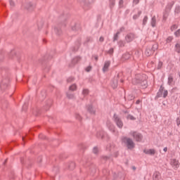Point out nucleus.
Wrapping results in <instances>:
<instances>
[{
  "instance_id": "52",
  "label": "nucleus",
  "mask_w": 180,
  "mask_h": 180,
  "mask_svg": "<svg viewBox=\"0 0 180 180\" xmlns=\"http://www.w3.org/2000/svg\"><path fill=\"white\" fill-rule=\"evenodd\" d=\"M79 147L81 150H85L86 148V146L84 143L80 144Z\"/></svg>"
},
{
  "instance_id": "11",
  "label": "nucleus",
  "mask_w": 180,
  "mask_h": 180,
  "mask_svg": "<svg viewBox=\"0 0 180 180\" xmlns=\"http://www.w3.org/2000/svg\"><path fill=\"white\" fill-rule=\"evenodd\" d=\"M70 26H71V30H72V32H77L79 30V29H81V26L79 25V24L75 22H71Z\"/></svg>"
},
{
  "instance_id": "57",
  "label": "nucleus",
  "mask_w": 180,
  "mask_h": 180,
  "mask_svg": "<svg viewBox=\"0 0 180 180\" xmlns=\"http://www.w3.org/2000/svg\"><path fill=\"white\" fill-rule=\"evenodd\" d=\"M172 6H174V3L169 4V5L167 6V9H169V11H171V9H172Z\"/></svg>"
},
{
  "instance_id": "45",
  "label": "nucleus",
  "mask_w": 180,
  "mask_h": 180,
  "mask_svg": "<svg viewBox=\"0 0 180 180\" xmlns=\"http://www.w3.org/2000/svg\"><path fill=\"white\" fill-rule=\"evenodd\" d=\"M75 117H76V119H77V120H79V121L82 120V117H81V115L78 113H76Z\"/></svg>"
},
{
  "instance_id": "53",
  "label": "nucleus",
  "mask_w": 180,
  "mask_h": 180,
  "mask_svg": "<svg viewBox=\"0 0 180 180\" xmlns=\"http://www.w3.org/2000/svg\"><path fill=\"white\" fill-rule=\"evenodd\" d=\"M75 79L74 77H69V78L67 79V81H68V82H74Z\"/></svg>"
},
{
  "instance_id": "15",
  "label": "nucleus",
  "mask_w": 180,
  "mask_h": 180,
  "mask_svg": "<svg viewBox=\"0 0 180 180\" xmlns=\"http://www.w3.org/2000/svg\"><path fill=\"white\" fill-rule=\"evenodd\" d=\"M87 112L90 113V115H95L96 113V110L92 105H87Z\"/></svg>"
},
{
  "instance_id": "20",
  "label": "nucleus",
  "mask_w": 180,
  "mask_h": 180,
  "mask_svg": "<svg viewBox=\"0 0 180 180\" xmlns=\"http://www.w3.org/2000/svg\"><path fill=\"white\" fill-rule=\"evenodd\" d=\"M160 178H161V174L160 173V172H155L153 175V179L160 180Z\"/></svg>"
},
{
  "instance_id": "16",
  "label": "nucleus",
  "mask_w": 180,
  "mask_h": 180,
  "mask_svg": "<svg viewBox=\"0 0 180 180\" xmlns=\"http://www.w3.org/2000/svg\"><path fill=\"white\" fill-rule=\"evenodd\" d=\"M167 84L170 86H173V85L175 84L174 82V75L172 74L169 75Z\"/></svg>"
},
{
  "instance_id": "3",
  "label": "nucleus",
  "mask_w": 180,
  "mask_h": 180,
  "mask_svg": "<svg viewBox=\"0 0 180 180\" xmlns=\"http://www.w3.org/2000/svg\"><path fill=\"white\" fill-rule=\"evenodd\" d=\"M22 8L27 12H33L36 8V4L32 2H27L22 5Z\"/></svg>"
},
{
  "instance_id": "10",
  "label": "nucleus",
  "mask_w": 180,
  "mask_h": 180,
  "mask_svg": "<svg viewBox=\"0 0 180 180\" xmlns=\"http://www.w3.org/2000/svg\"><path fill=\"white\" fill-rule=\"evenodd\" d=\"M80 46H81V38H79L76 41V46L72 47L70 50L71 51H72V53H75L78 51V49H79Z\"/></svg>"
},
{
  "instance_id": "46",
  "label": "nucleus",
  "mask_w": 180,
  "mask_h": 180,
  "mask_svg": "<svg viewBox=\"0 0 180 180\" xmlns=\"http://www.w3.org/2000/svg\"><path fill=\"white\" fill-rule=\"evenodd\" d=\"M174 12H175L176 13H179V12H180V6H176V8H175V9H174Z\"/></svg>"
},
{
  "instance_id": "34",
  "label": "nucleus",
  "mask_w": 180,
  "mask_h": 180,
  "mask_svg": "<svg viewBox=\"0 0 180 180\" xmlns=\"http://www.w3.org/2000/svg\"><path fill=\"white\" fill-rule=\"evenodd\" d=\"M74 168H75V163L74 162H71L68 165V169L72 170L74 169Z\"/></svg>"
},
{
  "instance_id": "29",
  "label": "nucleus",
  "mask_w": 180,
  "mask_h": 180,
  "mask_svg": "<svg viewBox=\"0 0 180 180\" xmlns=\"http://www.w3.org/2000/svg\"><path fill=\"white\" fill-rule=\"evenodd\" d=\"M169 13L167 11H165L163 13V18L162 20L163 22H166L167 19H168V16H169Z\"/></svg>"
},
{
  "instance_id": "14",
  "label": "nucleus",
  "mask_w": 180,
  "mask_h": 180,
  "mask_svg": "<svg viewBox=\"0 0 180 180\" xmlns=\"http://www.w3.org/2000/svg\"><path fill=\"white\" fill-rule=\"evenodd\" d=\"M79 61H81V57L79 56L73 58L70 64L69 65V67H74V65H75V64H77V63H79Z\"/></svg>"
},
{
  "instance_id": "13",
  "label": "nucleus",
  "mask_w": 180,
  "mask_h": 180,
  "mask_svg": "<svg viewBox=\"0 0 180 180\" xmlns=\"http://www.w3.org/2000/svg\"><path fill=\"white\" fill-rule=\"evenodd\" d=\"M170 164L174 169H177L178 168H179V162L176 160V159L172 160Z\"/></svg>"
},
{
  "instance_id": "7",
  "label": "nucleus",
  "mask_w": 180,
  "mask_h": 180,
  "mask_svg": "<svg viewBox=\"0 0 180 180\" xmlns=\"http://www.w3.org/2000/svg\"><path fill=\"white\" fill-rule=\"evenodd\" d=\"M39 64H41V65H43L44 70V72H49V71H50V65H49V64H47L46 63V61H44V59L41 58L39 59L38 60Z\"/></svg>"
},
{
  "instance_id": "6",
  "label": "nucleus",
  "mask_w": 180,
  "mask_h": 180,
  "mask_svg": "<svg viewBox=\"0 0 180 180\" xmlns=\"http://www.w3.org/2000/svg\"><path fill=\"white\" fill-rule=\"evenodd\" d=\"M123 75L122 73H118L117 76L114 77L113 81L111 83V86L113 88V89H115V88H117V84L120 78Z\"/></svg>"
},
{
  "instance_id": "2",
  "label": "nucleus",
  "mask_w": 180,
  "mask_h": 180,
  "mask_svg": "<svg viewBox=\"0 0 180 180\" xmlns=\"http://www.w3.org/2000/svg\"><path fill=\"white\" fill-rule=\"evenodd\" d=\"M122 143L128 148V150H133L136 147V143L133 141L131 138L127 136H122L121 138Z\"/></svg>"
},
{
  "instance_id": "42",
  "label": "nucleus",
  "mask_w": 180,
  "mask_h": 180,
  "mask_svg": "<svg viewBox=\"0 0 180 180\" xmlns=\"http://www.w3.org/2000/svg\"><path fill=\"white\" fill-rule=\"evenodd\" d=\"M162 95H163V98H165L166 96H168V91L165 90L164 87H163Z\"/></svg>"
},
{
  "instance_id": "32",
  "label": "nucleus",
  "mask_w": 180,
  "mask_h": 180,
  "mask_svg": "<svg viewBox=\"0 0 180 180\" xmlns=\"http://www.w3.org/2000/svg\"><path fill=\"white\" fill-rule=\"evenodd\" d=\"M118 46L119 47H124V46H126V42L122 40H120L118 41Z\"/></svg>"
},
{
  "instance_id": "59",
  "label": "nucleus",
  "mask_w": 180,
  "mask_h": 180,
  "mask_svg": "<svg viewBox=\"0 0 180 180\" xmlns=\"http://www.w3.org/2000/svg\"><path fill=\"white\" fill-rule=\"evenodd\" d=\"M27 109V103H25L22 105V110H26Z\"/></svg>"
},
{
  "instance_id": "63",
  "label": "nucleus",
  "mask_w": 180,
  "mask_h": 180,
  "mask_svg": "<svg viewBox=\"0 0 180 180\" xmlns=\"http://www.w3.org/2000/svg\"><path fill=\"white\" fill-rule=\"evenodd\" d=\"M92 58H94L96 60V61H98V57L96 55H93Z\"/></svg>"
},
{
  "instance_id": "62",
  "label": "nucleus",
  "mask_w": 180,
  "mask_h": 180,
  "mask_svg": "<svg viewBox=\"0 0 180 180\" xmlns=\"http://www.w3.org/2000/svg\"><path fill=\"white\" fill-rule=\"evenodd\" d=\"M119 6H120V8H122V6H123V0H120Z\"/></svg>"
},
{
  "instance_id": "36",
  "label": "nucleus",
  "mask_w": 180,
  "mask_h": 180,
  "mask_svg": "<svg viewBox=\"0 0 180 180\" xmlns=\"http://www.w3.org/2000/svg\"><path fill=\"white\" fill-rule=\"evenodd\" d=\"M151 50L153 51V53H154V51H155V50H158V44L155 43V44L153 45V46H152V48H151Z\"/></svg>"
},
{
  "instance_id": "5",
  "label": "nucleus",
  "mask_w": 180,
  "mask_h": 180,
  "mask_svg": "<svg viewBox=\"0 0 180 180\" xmlns=\"http://www.w3.org/2000/svg\"><path fill=\"white\" fill-rule=\"evenodd\" d=\"M114 122L115 124L117 126L119 129L123 128V121H122V119L117 116V115L115 114L113 116Z\"/></svg>"
},
{
  "instance_id": "8",
  "label": "nucleus",
  "mask_w": 180,
  "mask_h": 180,
  "mask_svg": "<svg viewBox=\"0 0 180 180\" xmlns=\"http://www.w3.org/2000/svg\"><path fill=\"white\" fill-rule=\"evenodd\" d=\"M8 84H9V79L6 78L3 79L0 84V88L1 91H5L8 88Z\"/></svg>"
},
{
  "instance_id": "26",
  "label": "nucleus",
  "mask_w": 180,
  "mask_h": 180,
  "mask_svg": "<svg viewBox=\"0 0 180 180\" xmlns=\"http://www.w3.org/2000/svg\"><path fill=\"white\" fill-rule=\"evenodd\" d=\"M67 98H68V99H75V96L74 95V94L71 93V91H68L67 94Z\"/></svg>"
},
{
  "instance_id": "28",
  "label": "nucleus",
  "mask_w": 180,
  "mask_h": 180,
  "mask_svg": "<svg viewBox=\"0 0 180 180\" xmlns=\"http://www.w3.org/2000/svg\"><path fill=\"white\" fill-rule=\"evenodd\" d=\"M110 160V156L103 155L101 156V162H106V161H109Z\"/></svg>"
},
{
  "instance_id": "22",
  "label": "nucleus",
  "mask_w": 180,
  "mask_h": 180,
  "mask_svg": "<svg viewBox=\"0 0 180 180\" xmlns=\"http://www.w3.org/2000/svg\"><path fill=\"white\" fill-rule=\"evenodd\" d=\"M131 57L130 53H129L128 52L124 53L122 56V61H126V60H129Z\"/></svg>"
},
{
  "instance_id": "47",
  "label": "nucleus",
  "mask_w": 180,
  "mask_h": 180,
  "mask_svg": "<svg viewBox=\"0 0 180 180\" xmlns=\"http://www.w3.org/2000/svg\"><path fill=\"white\" fill-rule=\"evenodd\" d=\"M89 41H92V39L91 37H87L86 41L84 42V44H86L87 43H89Z\"/></svg>"
},
{
  "instance_id": "58",
  "label": "nucleus",
  "mask_w": 180,
  "mask_h": 180,
  "mask_svg": "<svg viewBox=\"0 0 180 180\" xmlns=\"http://www.w3.org/2000/svg\"><path fill=\"white\" fill-rule=\"evenodd\" d=\"M175 36L176 37H179L180 36V30H178L175 33H174Z\"/></svg>"
},
{
  "instance_id": "41",
  "label": "nucleus",
  "mask_w": 180,
  "mask_h": 180,
  "mask_svg": "<svg viewBox=\"0 0 180 180\" xmlns=\"http://www.w3.org/2000/svg\"><path fill=\"white\" fill-rule=\"evenodd\" d=\"M175 49H176V53H180V44H176L175 46Z\"/></svg>"
},
{
  "instance_id": "43",
  "label": "nucleus",
  "mask_w": 180,
  "mask_h": 180,
  "mask_svg": "<svg viewBox=\"0 0 180 180\" xmlns=\"http://www.w3.org/2000/svg\"><path fill=\"white\" fill-rule=\"evenodd\" d=\"M89 94V89H84L82 91V94L84 96H86V95H88Z\"/></svg>"
},
{
  "instance_id": "44",
  "label": "nucleus",
  "mask_w": 180,
  "mask_h": 180,
  "mask_svg": "<svg viewBox=\"0 0 180 180\" xmlns=\"http://www.w3.org/2000/svg\"><path fill=\"white\" fill-rule=\"evenodd\" d=\"M93 153L94 154H98V153H99V149H98V147L95 146L93 148Z\"/></svg>"
},
{
  "instance_id": "33",
  "label": "nucleus",
  "mask_w": 180,
  "mask_h": 180,
  "mask_svg": "<svg viewBox=\"0 0 180 180\" xmlns=\"http://www.w3.org/2000/svg\"><path fill=\"white\" fill-rule=\"evenodd\" d=\"M69 91H77V84H72L69 87Z\"/></svg>"
},
{
  "instance_id": "21",
  "label": "nucleus",
  "mask_w": 180,
  "mask_h": 180,
  "mask_svg": "<svg viewBox=\"0 0 180 180\" xmlns=\"http://www.w3.org/2000/svg\"><path fill=\"white\" fill-rule=\"evenodd\" d=\"M55 33L57 36H61L63 34V30H61L60 25L55 27Z\"/></svg>"
},
{
  "instance_id": "54",
  "label": "nucleus",
  "mask_w": 180,
  "mask_h": 180,
  "mask_svg": "<svg viewBox=\"0 0 180 180\" xmlns=\"http://www.w3.org/2000/svg\"><path fill=\"white\" fill-rule=\"evenodd\" d=\"M162 68V62L160 61L158 65V70H161Z\"/></svg>"
},
{
  "instance_id": "35",
  "label": "nucleus",
  "mask_w": 180,
  "mask_h": 180,
  "mask_svg": "<svg viewBox=\"0 0 180 180\" xmlns=\"http://www.w3.org/2000/svg\"><path fill=\"white\" fill-rule=\"evenodd\" d=\"M134 96L133 94H129L127 96V98H125V100L127 101H133V99H134Z\"/></svg>"
},
{
  "instance_id": "51",
  "label": "nucleus",
  "mask_w": 180,
  "mask_h": 180,
  "mask_svg": "<svg viewBox=\"0 0 180 180\" xmlns=\"http://www.w3.org/2000/svg\"><path fill=\"white\" fill-rule=\"evenodd\" d=\"M114 52L113 48L110 49V50L108 51V53L110 54V56H112Z\"/></svg>"
},
{
  "instance_id": "31",
  "label": "nucleus",
  "mask_w": 180,
  "mask_h": 180,
  "mask_svg": "<svg viewBox=\"0 0 180 180\" xmlns=\"http://www.w3.org/2000/svg\"><path fill=\"white\" fill-rule=\"evenodd\" d=\"M51 107V100H49L47 103L46 105L44 107V109L46 110H49V108Z\"/></svg>"
},
{
  "instance_id": "60",
  "label": "nucleus",
  "mask_w": 180,
  "mask_h": 180,
  "mask_svg": "<svg viewBox=\"0 0 180 180\" xmlns=\"http://www.w3.org/2000/svg\"><path fill=\"white\" fill-rule=\"evenodd\" d=\"M91 70H92V67H91V66H88V67L86 68V72H89V71H91Z\"/></svg>"
},
{
  "instance_id": "25",
  "label": "nucleus",
  "mask_w": 180,
  "mask_h": 180,
  "mask_svg": "<svg viewBox=\"0 0 180 180\" xmlns=\"http://www.w3.org/2000/svg\"><path fill=\"white\" fill-rule=\"evenodd\" d=\"M96 137L98 139H103V137H105V132H103V131L97 132Z\"/></svg>"
},
{
  "instance_id": "55",
  "label": "nucleus",
  "mask_w": 180,
  "mask_h": 180,
  "mask_svg": "<svg viewBox=\"0 0 180 180\" xmlns=\"http://www.w3.org/2000/svg\"><path fill=\"white\" fill-rule=\"evenodd\" d=\"M178 28V26L176 25H173L172 27H171V31L172 32H174V30H175V29H177Z\"/></svg>"
},
{
  "instance_id": "30",
  "label": "nucleus",
  "mask_w": 180,
  "mask_h": 180,
  "mask_svg": "<svg viewBox=\"0 0 180 180\" xmlns=\"http://www.w3.org/2000/svg\"><path fill=\"white\" fill-rule=\"evenodd\" d=\"M119 34H120V31H117V33L114 35L113 42L117 41L119 39Z\"/></svg>"
},
{
  "instance_id": "50",
  "label": "nucleus",
  "mask_w": 180,
  "mask_h": 180,
  "mask_svg": "<svg viewBox=\"0 0 180 180\" xmlns=\"http://www.w3.org/2000/svg\"><path fill=\"white\" fill-rule=\"evenodd\" d=\"M103 175H105V176H108V175H109V172H108V170L105 169L103 170Z\"/></svg>"
},
{
  "instance_id": "17",
  "label": "nucleus",
  "mask_w": 180,
  "mask_h": 180,
  "mask_svg": "<svg viewBox=\"0 0 180 180\" xmlns=\"http://www.w3.org/2000/svg\"><path fill=\"white\" fill-rule=\"evenodd\" d=\"M145 154H148L149 155H154L155 154V150L154 149H145L143 150Z\"/></svg>"
},
{
  "instance_id": "19",
  "label": "nucleus",
  "mask_w": 180,
  "mask_h": 180,
  "mask_svg": "<svg viewBox=\"0 0 180 180\" xmlns=\"http://www.w3.org/2000/svg\"><path fill=\"white\" fill-rule=\"evenodd\" d=\"M162 92H164V87L160 86V89L159 91L157 94V96H155V99H158V98H162Z\"/></svg>"
},
{
  "instance_id": "23",
  "label": "nucleus",
  "mask_w": 180,
  "mask_h": 180,
  "mask_svg": "<svg viewBox=\"0 0 180 180\" xmlns=\"http://www.w3.org/2000/svg\"><path fill=\"white\" fill-rule=\"evenodd\" d=\"M145 54L147 57H150V56H153V54H154V51L151 50L150 48H148L145 51Z\"/></svg>"
},
{
  "instance_id": "27",
  "label": "nucleus",
  "mask_w": 180,
  "mask_h": 180,
  "mask_svg": "<svg viewBox=\"0 0 180 180\" xmlns=\"http://www.w3.org/2000/svg\"><path fill=\"white\" fill-rule=\"evenodd\" d=\"M155 23H157V19L155 18V15H154L150 21L152 27H155Z\"/></svg>"
},
{
  "instance_id": "38",
  "label": "nucleus",
  "mask_w": 180,
  "mask_h": 180,
  "mask_svg": "<svg viewBox=\"0 0 180 180\" xmlns=\"http://www.w3.org/2000/svg\"><path fill=\"white\" fill-rule=\"evenodd\" d=\"M147 20H148V17L146 15L143 20V25L146 26L147 25Z\"/></svg>"
},
{
  "instance_id": "39",
  "label": "nucleus",
  "mask_w": 180,
  "mask_h": 180,
  "mask_svg": "<svg viewBox=\"0 0 180 180\" xmlns=\"http://www.w3.org/2000/svg\"><path fill=\"white\" fill-rule=\"evenodd\" d=\"M116 0H110V8L112 9L115 6V2Z\"/></svg>"
},
{
  "instance_id": "9",
  "label": "nucleus",
  "mask_w": 180,
  "mask_h": 180,
  "mask_svg": "<svg viewBox=\"0 0 180 180\" xmlns=\"http://www.w3.org/2000/svg\"><path fill=\"white\" fill-rule=\"evenodd\" d=\"M106 126L108 129L110 130V131L113 133V134L116 133V130H115L116 127H115V125L112 124V123L110 121L107 120Z\"/></svg>"
},
{
  "instance_id": "1",
  "label": "nucleus",
  "mask_w": 180,
  "mask_h": 180,
  "mask_svg": "<svg viewBox=\"0 0 180 180\" xmlns=\"http://www.w3.org/2000/svg\"><path fill=\"white\" fill-rule=\"evenodd\" d=\"M132 82L139 84L142 88H147V76L141 74L136 75Z\"/></svg>"
},
{
  "instance_id": "64",
  "label": "nucleus",
  "mask_w": 180,
  "mask_h": 180,
  "mask_svg": "<svg viewBox=\"0 0 180 180\" xmlns=\"http://www.w3.org/2000/svg\"><path fill=\"white\" fill-rule=\"evenodd\" d=\"M139 2H140V0H134L133 1V4H134L135 5H137L139 4Z\"/></svg>"
},
{
  "instance_id": "49",
  "label": "nucleus",
  "mask_w": 180,
  "mask_h": 180,
  "mask_svg": "<svg viewBox=\"0 0 180 180\" xmlns=\"http://www.w3.org/2000/svg\"><path fill=\"white\" fill-rule=\"evenodd\" d=\"M141 15V11H139L138 15H134L133 16V19H134V20L137 19L139 18V16H140Z\"/></svg>"
},
{
  "instance_id": "48",
  "label": "nucleus",
  "mask_w": 180,
  "mask_h": 180,
  "mask_svg": "<svg viewBox=\"0 0 180 180\" xmlns=\"http://www.w3.org/2000/svg\"><path fill=\"white\" fill-rule=\"evenodd\" d=\"M9 4H10V6H11V8H14V6H15V1H13V0H9Z\"/></svg>"
},
{
  "instance_id": "61",
  "label": "nucleus",
  "mask_w": 180,
  "mask_h": 180,
  "mask_svg": "<svg viewBox=\"0 0 180 180\" xmlns=\"http://www.w3.org/2000/svg\"><path fill=\"white\" fill-rule=\"evenodd\" d=\"M176 124H177V126H179V125H180V117H179L176 119Z\"/></svg>"
},
{
  "instance_id": "37",
  "label": "nucleus",
  "mask_w": 180,
  "mask_h": 180,
  "mask_svg": "<svg viewBox=\"0 0 180 180\" xmlns=\"http://www.w3.org/2000/svg\"><path fill=\"white\" fill-rule=\"evenodd\" d=\"M43 25H44L43 20L39 21V22L37 23L38 29H41V28L43 27Z\"/></svg>"
},
{
  "instance_id": "18",
  "label": "nucleus",
  "mask_w": 180,
  "mask_h": 180,
  "mask_svg": "<svg viewBox=\"0 0 180 180\" xmlns=\"http://www.w3.org/2000/svg\"><path fill=\"white\" fill-rule=\"evenodd\" d=\"M109 67H110V61H109V60L105 61L104 66L103 68V72H106V71H108Z\"/></svg>"
},
{
  "instance_id": "56",
  "label": "nucleus",
  "mask_w": 180,
  "mask_h": 180,
  "mask_svg": "<svg viewBox=\"0 0 180 180\" xmlns=\"http://www.w3.org/2000/svg\"><path fill=\"white\" fill-rule=\"evenodd\" d=\"M172 39H173L172 37H169L166 39V41H167V43H171V41H172Z\"/></svg>"
},
{
  "instance_id": "4",
  "label": "nucleus",
  "mask_w": 180,
  "mask_h": 180,
  "mask_svg": "<svg viewBox=\"0 0 180 180\" xmlns=\"http://www.w3.org/2000/svg\"><path fill=\"white\" fill-rule=\"evenodd\" d=\"M129 136H131L134 140L137 142H140L143 140V135L137 131H131L129 132Z\"/></svg>"
},
{
  "instance_id": "12",
  "label": "nucleus",
  "mask_w": 180,
  "mask_h": 180,
  "mask_svg": "<svg viewBox=\"0 0 180 180\" xmlns=\"http://www.w3.org/2000/svg\"><path fill=\"white\" fill-rule=\"evenodd\" d=\"M134 39H136V35L133 33H129L125 37L127 43H131V41H133Z\"/></svg>"
},
{
  "instance_id": "24",
  "label": "nucleus",
  "mask_w": 180,
  "mask_h": 180,
  "mask_svg": "<svg viewBox=\"0 0 180 180\" xmlns=\"http://www.w3.org/2000/svg\"><path fill=\"white\" fill-rule=\"evenodd\" d=\"M80 2H82L84 4V9L86 11L91 8V6L89 4H86L87 0H79Z\"/></svg>"
},
{
  "instance_id": "40",
  "label": "nucleus",
  "mask_w": 180,
  "mask_h": 180,
  "mask_svg": "<svg viewBox=\"0 0 180 180\" xmlns=\"http://www.w3.org/2000/svg\"><path fill=\"white\" fill-rule=\"evenodd\" d=\"M127 119H128V120H136V117H133L131 115H128Z\"/></svg>"
}]
</instances>
